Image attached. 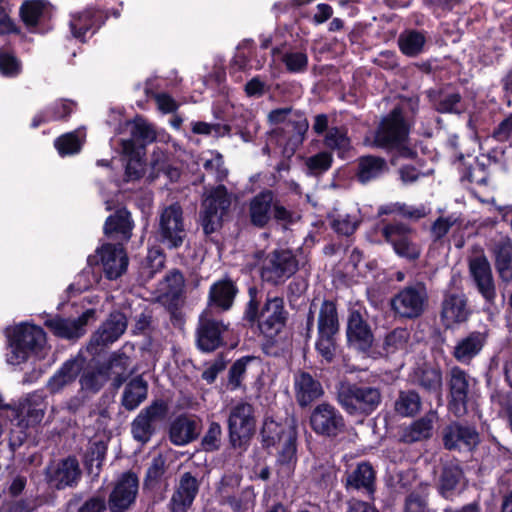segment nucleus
I'll list each match as a JSON object with an SVG mask.
<instances>
[{"label": "nucleus", "mask_w": 512, "mask_h": 512, "mask_svg": "<svg viewBox=\"0 0 512 512\" xmlns=\"http://www.w3.org/2000/svg\"><path fill=\"white\" fill-rule=\"evenodd\" d=\"M107 381L108 378L100 363H97L92 369H84L79 379L81 390L89 391L93 394L98 393Z\"/></svg>", "instance_id": "51"}, {"label": "nucleus", "mask_w": 512, "mask_h": 512, "mask_svg": "<svg viewBox=\"0 0 512 512\" xmlns=\"http://www.w3.org/2000/svg\"><path fill=\"white\" fill-rule=\"evenodd\" d=\"M333 164V154L330 151H320L306 158L307 172L312 176H321L326 173Z\"/></svg>", "instance_id": "55"}, {"label": "nucleus", "mask_w": 512, "mask_h": 512, "mask_svg": "<svg viewBox=\"0 0 512 512\" xmlns=\"http://www.w3.org/2000/svg\"><path fill=\"white\" fill-rule=\"evenodd\" d=\"M133 228L134 221L131 212L126 207H121L106 218L103 232L109 239L123 244L131 239Z\"/></svg>", "instance_id": "32"}, {"label": "nucleus", "mask_w": 512, "mask_h": 512, "mask_svg": "<svg viewBox=\"0 0 512 512\" xmlns=\"http://www.w3.org/2000/svg\"><path fill=\"white\" fill-rule=\"evenodd\" d=\"M130 357L121 350L112 352L108 359L101 364L108 380L112 379L114 388L121 387L129 378Z\"/></svg>", "instance_id": "40"}, {"label": "nucleus", "mask_w": 512, "mask_h": 512, "mask_svg": "<svg viewBox=\"0 0 512 512\" xmlns=\"http://www.w3.org/2000/svg\"><path fill=\"white\" fill-rule=\"evenodd\" d=\"M422 399L414 389L400 390L394 402V411L401 417H415L422 408Z\"/></svg>", "instance_id": "46"}, {"label": "nucleus", "mask_w": 512, "mask_h": 512, "mask_svg": "<svg viewBox=\"0 0 512 512\" xmlns=\"http://www.w3.org/2000/svg\"><path fill=\"white\" fill-rule=\"evenodd\" d=\"M336 400L349 416L364 418L377 410L382 394L377 387L346 379L336 385Z\"/></svg>", "instance_id": "2"}, {"label": "nucleus", "mask_w": 512, "mask_h": 512, "mask_svg": "<svg viewBox=\"0 0 512 512\" xmlns=\"http://www.w3.org/2000/svg\"><path fill=\"white\" fill-rule=\"evenodd\" d=\"M128 320L126 315L119 311H112L107 319L92 334L89 341V350L98 346H106L117 341L127 329Z\"/></svg>", "instance_id": "26"}, {"label": "nucleus", "mask_w": 512, "mask_h": 512, "mask_svg": "<svg viewBox=\"0 0 512 512\" xmlns=\"http://www.w3.org/2000/svg\"><path fill=\"white\" fill-rule=\"evenodd\" d=\"M47 2L45 0H25L20 6L19 16L24 25L34 28L42 18Z\"/></svg>", "instance_id": "50"}, {"label": "nucleus", "mask_w": 512, "mask_h": 512, "mask_svg": "<svg viewBox=\"0 0 512 512\" xmlns=\"http://www.w3.org/2000/svg\"><path fill=\"white\" fill-rule=\"evenodd\" d=\"M447 408L455 417L468 413L470 400V376L460 366H452L446 375Z\"/></svg>", "instance_id": "13"}, {"label": "nucleus", "mask_w": 512, "mask_h": 512, "mask_svg": "<svg viewBox=\"0 0 512 512\" xmlns=\"http://www.w3.org/2000/svg\"><path fill=\"white\" fill-rule=\"evenodd\" d=\"M262 296L255 285L248 288V301L244 306L242 321L248 328L258 329L265 339L261 347L263 353L272 355V349L277 343L276 337L288 323L289 311L282 296L271 292H268L264 299Z\"/></svg>", "instance_id": "1"}, {"label": "nucleus", "mask_w": 512, "mask_h": 512, "mask_svg": "<svg viewBox=\"0 0 512 512\" xmlns=\"http://www.w3.org/2000/svg\"><path fill=\"white\" fill-rule=\"evenodd\" d=\"M409 333L405 328H396L389 332L384 339L383 348L387 353L403 349L408 341Z\"/></svg>", "instance_id": "64"}, {"label": "nucleus", "mask_w": 512, "mask_h": 512, "mask_svg": "<svg viewBox=\"0 0 512 512\" xmlns=\"http://www.w3.org/2000/svg\"><path fill=\"white\" fill-rule=\"evenodd\" d=\"M457 162L459 164L458 171L461 182L474 183L478 186L487 185L489 172H483V170H479L473 164H467L462 152H459Z\"/></svg>", "instance_id": "52"}, {"label": "nucleus", "mask_w": 512, "mask_h": 512, "mask_svg": "<svg viewBox=\"0 0 512 512\" xmlns=\"http://www.w3.org/2000/svg\"><path fill=\"white\" fill-rule=\"evenodd\" d=\"M427 289L423 282H416L401 288L390 301L391 309L401 318L416 319L420 317L427 304Z\"/></svg>", "instance_id": "14"}, {"label": "nucleus", "mask_w": 512, "mask_h": 512, "mask_svg": "<svg viewBox=\"0 0 512 512\" xmlns=\"http://www.w3.org/2000/svg\"><path fill=\"white\" fill-rule=\"evenodd\" d=\"M200 483L191 472H185L181 475L178 486L172 494L169 502L171 512H187L198 492Z\"/></svg>", "instance_id": "29"}, {"label": "nucleus", "mask_w": 512, "mask_h": 512, "mask_svg": "<svg viewBox=\"0 0 512 512\" xmlns=\"http://www.w3.org/2000/svg\"><path fill=\"white\" fill-rule=\"evenodd\" d=\"M489 250L499 278L504 282L512 281V239L500 237L491 243Z\"/></svg>", "instance_id": "35"}, {"label": "nucleus", "mask_w": 512, "mask_h": 512, "mask_svg": "<svg viewBox=\"0 0 512 512\" xmlns=\"http://www.w3.org/2000/svg\"><path fill=\"white\" fill-rule=\"evenodd\" d=\"M54 147L62 157L74 155L80 152L82 143L76 132H68L54 140Z\"/></svg>", "instance_id": "59"}, {"label": "nucleus", "mask_w": 512, "mask_h": 512, "mask_svg": "<svg viewBox=\"0 0 512 512\" xmlns=\"http://www.w3.org/2000/svg\"><path fill=\"white\" fill-rule=\"evenodd\" d=\"M130 134L133 140L142 144V147H146L153 143L157 138L156 131L153 126L142 117H136L134 119L130 129Z\"/></svg>", "instance_id": "54"}, {"label": "nucleus", "mask_w": 512, "mask_h": 512, "mask_svg": "<svg viewBox=\"0 0 512 512\" xmlns=\"http://www.w3.org/2000/svg\"><path fill=\"white\" fill-rule=\"evenodd\" d=\"M77 103L70 99H57L39 110L31 120L30 128L37 129L50 122H67Z\"/></svg>", "instance_id": "31"}, {"label": "nucleus", "mask_w": 512, "mask_h": 512, "mask_svg": "<svg viewBox=\"0 0 512 512\" xmlns=\"http://www.w3.org/2000/svg\"><path fill=\"white\" fill-rule=\"evenodd\" d=\"M323 144L326 148L336 151L341 159H345L351 150V140L345 127H330L324 136Z\"/></svg>", "instance_id": "47"}, {"label": "nucleus", "mask_w": 512, "mask_h": 512, "mask_svg": "<svg viewBox=\"0 0 512 512\" xmlns=\"http://www.w3.org/2000/svg\"><path fill=\"white\" fill-rule=\"evenodd\" d=\"M96 252L87 262L90 266L100 264L106 279L116 280L126 272L129 260L122 243L103 244Z\"/></svg>", "instance_id": "15"}, {"label": "nucleus", "mask_w": 512, "mask_h": 512, "mask_svg": "<svg viewBox=\"0 0 512 512\" xmlns=\"http://www.w3.org/2000/svg\"><path fill=\"white\" fill-rule=\"evenodd\" d=\"M425 43V33L415 29L403 31L398 38L399 50L407 57H416L421 54Z\"/></svg>", "instance_id": "48"}, {"label": "nucleus", "mask_w": 512, "mask_h": 512, "mask_svg": "<svg viewBox=\"0 0 512 512\" xmlns=\"http://www.w3.org/2000/svg\"><path fill=\"white\" fill-rule=\"evenodd\" d=\"M381 235L398 257L410 262L420 258L422 248L415 241L416 230L410 225L401 221L386 223L381 228Z\"/></svg>", "instance_id": "9"}, {"label": "nucleus", "mask_w": 512, "mask_h": 512, "mask_svg": "<svg viewBox=\"0 0 512 512\" xmlns=\"http://www.w3.org/2000/svg\"><path fill=\"white\" fill-rule=\"evenodd\" d=\"M443 445L450 451H472L479 443V434L475 427L453 422L443 431Z\"/></svg>", "instance_id": "27"}, {"label": "nucleus", "mask_w": 512, "mask_h": 512, "mask_svg": "<svg viewBox=\"0 0 512 512\" xmlns=\"http://www.w3.org/2000/svg\"><path fill=\"white\" fill-rule=\"evenodd\" d=\"M435 488L442 498L453 501L466 488V477L457 460L442 463L435 479Z\"/></svg>", "instance_id": "21"}, {"label": "nucleus", "mask_w": 512, "mask_h": 512, "mask_svg": "<svg viewBox=\"0 0 512 512\" xmlns=\"http://www.w3.org/2000/svg\"><path fill=\"white\" fill-rule=\"evenodd\" d=\"M330 228L339 236H352L358 229L361 221L349 214L329 216Z\"/></svg>", "instance_id": "56"}, {"label": "nucleus", "mask_w": 512, "mask_h": 512, "mask_svg": "<svg viewBox=\"0 0 512 512\" xmlns=\"http://www.w3.org/2000/svg\"><path fill=\"white\" fill-rule=\"evenodd\" d=\"M199 435L198 422L186 414L178 415L169 427V440L176 446L187 445L198 439Z\"/></svg>", "instance_id": "39"}, {"label": "nucleus", "mask_w": 512, "mask_h": 512, "mask_svg": "<svg viewBox=\"0 0 512 512\" xmlns=\"http://www.w3.org/2000/svg\"><path fill=\"white\" fill-rule=\"evenodd\" d=\"M11 355L8 361L13 364H21L28 360L30 355L38 354L46 343L44 329L35 324L21 323L14 327L8 335Z\"/></svg>", "instance_id": "4"}, {"label": "nucleus", "mask_w": 512, "mask_h": 512, "mask_svg": "<svg viewBox=\"0 0 512 512\" xmlns=\"http://www.w3.org/2000/svg\"><path fill=\"white\" fill-rule=\"evenodd\" d=\"M488 341V333L486 331L474 330L469 332L465 337L460 338L453 347L451 355L462 364H469L476 356H478Z\"/></svg>", "instance_id": "33"}, {"label": "nucleus", "mask_w": 512, "mask_h": 512, "mask_svg": "<svg viewBox=\"0 0 512 512\" xmlns=\"http://www.w3.org/2000/svg\"><path fill=\"white\" fill-rule=\"evenodd\" d=\"M187 238L183 209L179 203L170 204L160 213L156 240L167 250H178Z\"/></svg>", "instance_id": "7"}, {"label": "nucleus", "mask_w": 512, "mask_h": 512, "mask_svg": "<svg viewBox=\"0 0 512 512\" xmlns=\"http://www.w3.org/2000/svg\"><path fill=\"white\" fill-rule=\"evenodd\" d=\"M389 170L384 158L375 155H365L358 158L356 180L361 184H367L387 173Z\"/></svg>", "instance_id": "42"}, {"label": "nucleus", "mask_w": 512, "mask_h": 512, "mask_svg": "<svg viewBox=\"0 0 512 512\" xmlns=\"http://www.w3.org/2000/svg\"><path fill=\"white\" fill-rule=\"evenodd\" d=\"M257 360L253 355H245L237 359L229 368L228 384L232 390H236L242 386V381L247 372V366Z\"/></svg>", "instance_id": "57"}, {"label": "nucleus", "mask_w": 512, "mask_h": 512, "mask_svg": "<svg viewBox=\"0 0 512 512\" xmlns=\"http://www.w3.org/2000/svg\"><path fill=\"white\" fill-rule=\"evenodd\" d=\"M23 70L22 61L14 52L0 49V74L6 78H16Z\"/></svg>", "instance_id": "58"}, {"label": "nucleus", "mask_w": 512, "mask_h": 512, "mask_svg": "<svg viewBox=\"0 0 512 512\" xmlns=\"http://www.w3.org/2000/svg\"><path fill=\"white\" fill-rule=\"evenodd\" d=\"M148 384L142 376H136L125 386L121 403L123 407L132 411L136 409L147 397Z\"/></svg>", "instance_id": "44"}, {"label": "nucleus", "mask_w": 512, "mask_h": 512, "mask_svg": "<svg viewBox=\"0 0 512 512\" xmlns=\"http://www.w3.org/2000/svg\"><path fill=\"white\" fill-rule=\"evenodd\" d=\"M139 491V478L131 470L125 471L115 480L106 500L110 512H126L135 503Z\"/></svg>", "instance_id": "17"}, {"label": "nucleus", "mask_w": 512, "mask_h": 512, "mask_svg": "<svg viewBox=\"0 0 512 512\" xmlns=\"http://www.w3.org/2000/svg\"><path fill=\"white\" fill-rule=\"evenodd\" d=\"M298 436H290L282 445L278 446L275 465L277 473L286 477L294 474L298 456H297Z\"/></svg>", "instance_id": "43"}, {"label": "nucleus", "mask_w": 512, "mask_h": 512, "mask_svg": "<svg viewBox=\"0 0 512 512\" xmlns=\"http://www.w3.org/2000/svg\"><path fill=\"white\" fill-rule=\"evenodd\" d=\"M81 475L79 461L74 455L60 459L45 469V480L48 486L55 490L76 487Z\"/></svg>", "instance_id": "20"}, {"label": "nucleus", "mask_w": 512, "mask_h": 512, "mask_svg": "<svg viewBox=\"0 0 512 512\" xmlns=\"http://www.w3.org/2000/svg\"><path fill=\"white\" fill-rule=\"evenodd\" d=\"M470 274L478 292L489 304H494L496 289L492 276L491 265L485 256L475 257L469 263Z\"/></svg>", "instance_id": "28"}, {"label": "nucleus", "mask_w": 512, "mask_h": 512, "mask_svg": "<svg viewBox=\"0 0 512 512\" xmlns=\"http://www.w3.org/2000/svg\"><path fill=\"white\" fill-rule=\"evenodd\" d=\"M472 315L468 300L463 293L447 292L441 303L440 317L446 329L466 323Z\"/></svg>", "instance_id": "25"}, {"label": "nucleus", "mask_w": 512, "mask_h": 512, "mask_svg": "<svg viewBox=\"0 0 512 512\" xmlns=\"http://www.w3.org/2000/svg\"><path fill=\"white\" fill-rule=\"evenodd\" d=\"M229 322L219 318V314L202 311L198 317L195 331L196 347L203 353H212L219 348L227 347L226 334Z\"/></svg>", "instance_id": "8"}, {"label": "nucleus", "mask_w": 512, "mask_h": 512, "mask_svg": "<svg viewBox=\"0 0 512 512\" xmlns=\"http://www.w3.org/2000/svg\"><path fill=\"white\" fill-rule=\"evenodd\" d=\"M108 19L109 13L105 9L89 5L82 11L71 15L69 22L71 34L79 41L85 42L86 34L90 32L93 35L98 32Z\"/></svg>", "instance_id": "23"}, {"label": "nucleus", "mask_w": 512, "mask_h": 512, "mask_svg": "<svg viewBox=\"0 0 512 512\" xmlns=\"http://www.w3.org/2000/svg\"><path fill=\"white\" fill-rule=\"evenodd\" d=\"M282 63L289 73H304L308 69V55L305 51H289L282 55Z\"/></svg>", "instance_id": "60"}, {"label": "nucleus", "mask_w": 512, "mask_h": 512, "mask_svg": "<svg viewBox=\"0 0 512 512\" xmlns=\"http://www.w3.org/2000/svg\"><path fill=\"white\" fill-rule=\"evenodd\" d=\"M108 450L107 442L103 440L91 441L83 456V464L88 473H93V466H96V475H98L104 465Z\"/></svg>", "instance_id": "49"}, {"label": "nucleus", "mask_w": 512, "mask_h": 512, "mask_svg": "<svg viewBox=\"0 0 512 512\" xmlns=\"http://www.w3.org/2000/svg\"><path fill=\"white\" fill-rule=\"evenodd\" d=\"M260 436L262 448L269 450L282 445L290 436H298V431L295 426L266 418L260 430Z\"/></svg>", "instance_id": "37"}, {"label": "nucleus", "mask_w": 512, "mask_h": 512, "mask_svg": "<svg viewBox=\"0 0 512 512\" xmlns=\"http://www.w3.org/2000/svg\"><path fill=\"white\" fill-rule=\"evenodd\" d=\"M294 392L301 408L310 406L324 395L321 382L307 371L299 370L294 375Z\"/></svg>", "instance_id": "30"}, {"label": "nucleus", "mask_w": 512, "mask_h": 512, "mask_svg": "<svg viewBox=\"0 0 512 512\" xmlns=\"http://www.w3.org/2000/svg\"><path fill=\"white\" fill-rule=\"evenodd\" d=\"M299 219L300 215L297 212L287 208L280 199L275 198L271 220L286 229L294 225Z\"/></svg>", "instance_id": "61"}, {"label": "nucleus", "mask_w": 512, "mask_h": 512, "mask_svg": "<svg viewBox=\"0 0 512 512\" xmlns=\"http://www.w3.org/2000/svg\"><path fill=\"white\" fill-rule=\"evenodd\" d=\"M311 430L319 437L335 441L346 433V420L332 404L323 402L316 405L309 417Z\"/></svg>", "instance_id": "11"}, {"label": "nucleus", "mask_w": 512, "mask_h": 512, "mask_svg": "<svg viewBox=\"0 0 512 512\" xmlns=\"http://www.w3.org/2000/svg\"><path fill=\"white\" fill-rule=\"evenodd\" d=\"M254 407L247 402H238L231 407L228 418V439L233 449L246 450L256 432Z\"/></svg>", "instance_id": "6"}, {"label": "nucleus", "mask_w": 512, "mask_h": 512, "mask_svg": "<svg viewBox=\"0 0 512 512\" xmlns=\"http://www.w3.org/2000/svg\"><path fill=\"white\" fill-rule=\"evenodd\" d=\"M94 309H87L77 318H65L59 314L48 317L44 326L57 338L77 341L86 334L88 322L95 317Z\"/></svg>", "instance_id": "19"}, {"label": "nucleus", "mask_w": 512, "mask_h": 512, "mask_svg": "<svg viewBox=\"0 0 512 512\" xmlns=\"http://www.w3.org/2000/svg\"><path fill=\"white\" fill-rule=\"evenodd\" d=\"M345 336L348 348L358 354L370 355L375 336L364 306L355 304L348 308Z\"/></svg>", "instance_id": "5"}, {"label": "nucleus", "mask_w": 512, "mask_h": 512, "mask_svg": "<svg viewBox=\"0 0 512 512\" xmlns=\"http://www.w3.org/2000/svg\"><path fill=\"white\" fill-rule=\"evenodd\" d=\"M375 480L376 472L372 465L369 462H361L347 475L345 487L348 491H360L369 499H373Z\"/></svg>", "instance_id": "36"}, {"label": "nucleus", "mask_w": 512, "mask_h": 512, "mask_svg": "<svg viewBox=\"0 0 512 512\" xmlns=\"http://www.w3.org/2000/svg\"><path fill=\"white\" fill-rule=\"evenodd\" d=\"M238 293V285L231 277L218 279L209 287L206 307L203 310L224 314L233 308Z\"/></svg>", "instance_id": "22"}, {"label": "nucleus", "mask_w": 512, "mask_h": 512, "mask_svg": "<svg viewBox=\"0 0 512 512\" xmlns=\"http://www.w3.org/2000/svg\"><path fill=\"white\" fill-rule=\"evenodd\" d=\"M231 199L227 188L218 185L213 188L202 202L203 211L200 212V221L205 235H211L223 225V217L227 214Z\"/></svg>", "instance_id": "12"}, {"label": "nucleus", "mask_w": 512, "mask_h": 512, "mask_svg": "<svg viewBox=\"0 0 512 512\" xmlns=\"http://www.w3.org/2000/svg\"><path fill=\"white\" fill-rule=\"evenodd\" d=\"M84 361V358L79 357L66 360L49 378L46 384L47 391L55 395L72 384L84 369Z\"/></svg>", "instance_id": "34"}, {"label": "nucleus", "mask_w": 512, "mask_h": 512, "mask_svg": "<svg viewBox=\"0 0 512 512\" xmlns=\"http://www.w3.org/2000/svg\"><path fill=\"white\" fill-rule=\"evenodd\" d=\"M223 431L220 423L210 421L207 429L201 437L199 446L200 450L206 453H214L222 447Z\"/></svg>", "instance_id": "53"}, {"label": "nucleus", "mask_w": 512, "mask_h": 512, "mask_svg": "<svg viewBox=\"0 0 512 512\" xmlns=\"http://www.w3.org/2000/svg\"><path fill=\"white\" fill-rule=\"evenodd\" d=\"M436 419L437 412L430 409L425 415L403 428L401 440L404 443L412 444L430 439L433 435V424Z\"/></svg>", "instance_id": "41"}, {"label": "nucleus", "mask_w": 512, "mask_h": 512, "mask_svg": "<svg viewBox=\"0 0 512 512\" xmlns=\"http://www.w3.org/2000/svg\"><path fill=\"white\" fill-rule=\"evenodd\" d=\"M299 270V262L289 249H275L266 258L262 268V278L273 284L288 279Z\"/></svg>", "instance_id": "18"}, {"label": "nucleus", "mask_w": 512, "mask_h": 512, "mask_svg": "<svg viewBox=\"0 0 512 512\" xmlns=\"http://www.w3.org/2000/svg\"><path fill=\"white\" fill-rule=\"evenodd\" d=\"M169 410V404L164 399H155L141 409L131 422L133 439L141 445L149 443L158 431V424L167 419Z\"/></svg>", "instance_id": "10"}, {"label": "nucleus", "mask_w": 512, "mask_h": 512, "mask_svg": "<svg viewBox=\"0 0 512 512\" xmlns=\"http://www.w3.org/2000/svg\"><path fill=\"white\" fill-rule=\"evenodd\" d=\"M275 196L270 189H264L249 202L250 222L257 228H264L271 221Z\"/></svg>", "instance_id": "38"}, {"label": "nucleus", "mask_w": 512, "mask_h": 512, "mask_svg": "<svg viewBox=\"0 0 512 512\" xmlns=\"http://www.w3.org/2000/svg\"><path fill=\"white\" fill-rule=\"evenodd\" d=\"M340 317L336 300L324 299L320 305L316 329L315 351L322 361L331 364L334 362L338 348L340 334Z\"/></svg>", "instance_id": "3"}, {"label": "nucleus", "mask_w": 512, "mask_h": 512, "mask_svg": "<svg viewBox=\"0 0 512 512\" xmlns=\"http://www.w3.org/2000/svg\"><path fill=\"white\" fill-rule=\"evenodd\" d=\"M381 214H391L396 213L401 215L404 218L418 221L422 218H424L427 215L426 209L423 205H420L418 207L407 205L405 203H394L392 206L388 207L387 209H382L380 211Z\"/></svg>", "instance_id": "63"}, {"label": "nucleus", "mask_w": 512, "mask_h": 512, "mask_svg": "<svg viewBox=\"0 0 512 512\" xmlns=\"http://www.w3.org/2000/svg\"><path fill=\"white\" fill-rule=\"evenodd\" d=\"M165 473V460L161 455L154 457L146 470L143 486L145 489H154L159 486Z\"/></svg>", "instance_id": "62"}, {"label": "nucleus", "mask_w": 512, "mask_h": 512, "mask_svg": "<svg viewBox=\"0 0 512 512\" xmlns=\"http://www.w3.org/2000/svg\"><path fill=\"white\" fill-rule=\"evenodd\" d=\"M410 127L400 107L393 108L382 118L374 137L375 145L385 149L400 141H407Z\"/></svg>", "instance_id": "16"}, {"label": "nucleus", "mask_w": 512, "mask_h": 512, "mask_svg": "<svg viewBox=\"0 0 512 512\" xmlns=\"http://www.w3.org/2000/svg\"><path fill=\"white\" fill-rule=\"evenodd\" d=\"M412 382L424 395L434 397L442 402L444 378L443 370L438 363L424 362L413 372Z\"/></svg>", "instance_id": "24"}, {"label": "nucleus", "mask_w": 512, "mask_h": 512, "mask_svg": "<svg viewBox=\"0 0 512 512\" xmlns=\"http://www.w3.org/2000/svg\"><path fill=\"white\" fill-rule=\"evenodd\" d=\"M308 128L309 123L305 114L300 111H295L293 115L288 118L284 128L287 134V145L292 146L293 150L302 145Z\"/></svg>", "instance_id": "45"}]
</instances>
